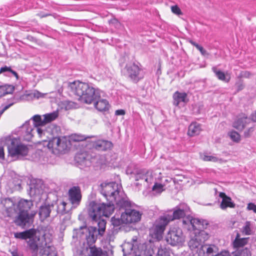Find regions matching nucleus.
Instances as JSON below:
<instances>
[{
  "mask_svg": "<svg viewBox=\"0 0 256 256\" xmlns=\"http://www.w3.org/2000/svg\"><path fill=\"white\" fill-rule=\"evenodd\" d=\"M120 188L121 186L116 182L102 183L99 190L108 202L98 203L94 201L90 202L88 208L89 216L93 220H96L101 215L109 217L114 212V204L118 207L128 206L130 204V202L123 196Z\"/></svg>",
  "mask_w": 256,
  "mask_h": 256,
  "instance_id": "obj_1",
  "label": "nucleus"
},
{
  "mask_svg": "<svg viewBox=\"0 0 256 256\" xmlns=\"http://www.w3.org/2000/svg\"><path fill=\"white\" fill-rule=\"evenodd\" d=\"M208 222L204 220L186 216L182 220L184 228L188 230H192L190 234V240L188 244L192 251L193 256H198L199 250L204 242L208 238V234L202 229L206 228Z\"/></svg>",
  "mask_w": 256,
  "mask_h": 256,
  "instance_id": "obj_2",
  "label": "nucleus"
},
{
  "mask_svg": "<svg viewBox=\"0 0 256 256\" xmlns=\"http://www.w3.org/2000/svg\"><path fill=\"white\" fill-rule=\"evenodd\" d=\"M2 203L6 208V215L8 217L14 218V222L17 226L24 228H29L33 224L36 212H18L14 202L10 198L3 200Z\"/></svg>",
  "mask_w": 256,
  "mask_h": 256,
  "instance_id": "obj_3",
  "label": "nucleus"
},
{
  "mask_svg": "<svg viewBox=\"0 0 256 256\" xmlns=\"http://www.w3.org/2000/svg\"><path fill=\"white\" fill-rule=\"evenodd\" d=\"M88 216L93 221L98 220V228L94 226H80L78 228L74 229L73 238H79L81 240H86L88 244H92L96 242L98 236H103L106 230V221L104 219H100L101 216H104V215H101L96 220H93L89 215Z\"/></svg>",
  "mask_w": 256,
  "mask_h": 256,
  "instance_id": "obj_4",
  "label": "nucleus"
},
{
  "mask_svg": "<svg viewBox=\"0 0 256 256\" xmlns=\"http://www.w3.org/2000/svg\"><path fill=\"white\" fill-rule=\"evenodd\" d=\"M68 88L72 94L78 96V100L88 104L100 97L99 90L88 83L75 81L68 83Z\"/></svg>",
  "mask_w": 256,
  "mask_h": 256,
  "instance_id": "obj_5",
  "label": "nucleus"
},
{
  "mask_svg": "<svg viewBox=\"0 0 256 256\" xmlns=\"http://www.w3.org/2000/svg\"><path fill=\"white\" fill-rule=\"evenodd\" d=\"M59 128L54 126H50L47 130H44L42 128H34L30 126L29 122H26L22 126V130L24 139L26 141H30L34 136V132H36L40 138H42L43 136L46 135L49 132L54 134V132L59 130Z\"/></svg>",
  "mask_w": 256,
  "mask_h": 256,
  "instance_id": "obj_6",
  "label": "nucleus"
},
{
  "mask_svg": "<svg viewBox=\"0 0 256 256\" xmlns=\"http://www.w3.org/2000/svg\"><path fill=\"white\" fill-rule=\"evenodd\" d=\"M38 236L29 238L28 245L30 248L34 252H37L44 245L50 243L52 240V235L48 232H42L38 230Z\"/></svg>",
  "mask_w": 256,
  "mask_h": 256,
  "instance_id": "obj_7",
  "label": "nucleus"
},
{
  "mask_svg": "<svg viewBox=\"0 0 256 256\" xmlns=\"http://www.w3.org/2000/svg\"><path fill=\"white\" fill-rule=\"evenodd\" d=\"M168 224L162 216H160L150 228V235L156 240H161L166 227Z\"/></svg>",
  "mask_w": 256,
  "mask_h": 256,
  "instance_id": "obj_8",
  "label": "nucleus"
},
{
  "mask_svg": "<svg viewBox=\"0 0 256 256\" xmlns=\"http://www.w3.org/2000/svg\"><path fill=\"white\" fill-rule=\"evenodd\" d=\"M8 149L9 155L12 157L16 156H24L27 155L28 152V148L24 144L20 143L16 138H13L10 140Z\"/></svg>",
  "mask_w": 256,
  "mask_h": 256,
  "instance_id": "obj_9",
  "label": "nucleus"
},
{
  "mask_svg": "<svg viewBox=\"0 0 256 256\" xmlns=\"http://www.w3.org/2000/svg\"><path fill=\"white\" fill-rule=\"evenodd\" d=\"M130 206V203L128 206L119 207L120 209H124V212L121 214V218L122 223H134L140 220L142 214L138 210H132L129 208Z\"/></svg>",
  "mask_w": 256,
  "mask_h": 256,
  "instance_id": "obj_10",
  "label": "nucleus"
},
{
  "mask_svg": "<svg viewBox=\"0 0 256 256\" xmlns=\"http://www.w3.org/2000/svg\"><path fill=\"white\" fill-rule=\"evenodd\" d=\"M190 211V208L186 204H180L174 209L172 214H164L163 218L168 224L174 220L184 218Z\"/></svg>",
  "mask_w": 256,
  "mask_h": 256,
  "instance_id": "obj_11",
  "label": "nucleus"
},
{
  "mask_svg": "<svg viewBox=\"0 0 256 256\" xmlns=\"http://www.w3.org/2000/svg\"><path fill=\"white\" fill-rule=\"evenodd\" d=\"M124 75L135 83L143 78L140 68L134 63L126 64L124 68Z\"/></svg>",
  "mask_w": 256,
  "mask_h": 256,
  "instance_id": "obj_12",
  "label": "nucleus"
},
{
  "mask_svg": "<svg viewBox=\"0 0 256 256\" xmlns=\"http://www.w3.org/2000/svg\"><path fill=\"white\" fill-rule=\"evenodd\" d=\"M134 178L136 181H140V182L136 183V186L144 185L148 186L149 184L152 183L153 177L152 172L146 170H140L133 173Z\"/></svg>",
  "mask_w": 256,
  "mask_h": 256,
  "instance_id": "obj_13",
  "label": "nucleus"
},
{
  "mask_svg": "<svg viewBox=\"0 0 256 256\" xmlns=\"http://www.w3.org/2000/svg\"><path fill=\"white\" fill-rule=\"evenodd\" d=\"M48 148L51 150L53 153L62 152L68 148L67 142L64 138L60 137H53L50 140L47 144Z\"/></svg>",
  "mask_w": 256,
  "mask_h": 256,
  "instance_id": "obj_14",
  "label": "nucleus"
},
{
  "mask_svg": "<svg viewBox=\"0 0 256 256\" xmlns=\"http://www.w3.org/2000/svg\"><path fill=\"white\" fill-rule=\"evenodd\" d=\"M166 242L172 246H176L184 241V236L180 228H173L166 236Z\"/></svg>",
  "mask_w": 256,
  "mask_h": 256,
  "instance_id": "obj_15",
  "label": "nucleus"
},
{
  "mask_svg": "<svg viewBox=\"0 0 256 256\" xmlns=\"http://www.w3.org/2000/svg\"><path fill=\"white\" fill-rule=\"evenodd\" d=\"M68 194L69 200L73 206H76L80 204L82 199L80 187L78 186L72 187L68 190Z\"/></svg>",
  "mask_w": 256,
  "mask_h": 256,
  "instance_id": "obj_16",
  "label": "nucleus"
},
{
  "mask_svg": "<svg viewBox=\"0 0 256 256\" xmlns=\"http://www.w3.org/2000/svg\"><path fill=\"white\" fill-rule=\"evenodd\" d=\"M205 251L208 255H212V256H226L227 253L224 252L225 254H223L222 252L220 254L218 252V248L214 246H202L200 248L198 254V256H202L205 254Z\"/></svg>",
  "mask_w": 256,
  "mask_h": 256,
  "instance_id": "obj_17",
  "label": "nucleus"
},
{
  "mask_svg": "<svg viewBox=\"0 0 256 256\" xmlns=\"http://www.w3.org/2000/svg\"><path fill=\"white\" fill-rule=\"evenodd\" d=\"M44 193V186L40 180L30 185V194L36 200H40Z\"/></svg>",
  "mask_w": 256,
  "mask_h": 256,
  "instance_id": "obj_18",
  "label": "nucleus"
},
{
  "mask_svg": "<svg viewBox=\"0 0 256 256\" xmlns=\"http://www.w3.org/2000/svg\"><path fill=\"white\" fill-rule=\"evenodd\" d=\"M90 144L94 148L99 151L108 150H110L113 146L111 142L104 140L92 141Z\"/></svg>",
  "mask_w": 256,
  "mask_h": 256,
  "instance_id": "obj_19",
  "label": "nucleus"
},
{
  "mask_svg": "<svg viewBox=\"0 0 256 256\" xmlns=\"http://www.w3.org/2000/svg\"><path fill=\"white\" fill-rule=\"evenodd\" d=\"M38 230L34 228H30L22 232H16L14 233V236L18 239L26 240L31 238L34 236H38Z\"/></svg>",
  "mask_w": 256,
  "mask_h": 256,
  "instance_id": "obj_20",
  "label": "nucleus"
},
{
  "mask_svg": "<svg viewBox=\"0 0 256 256\" xmlns=\"http://www.w3.org/2000/svg\"><path fill=\"white\" fill-rule=\"evenodd\" d=\"M54 204H44L40 206L39 210L40 218L42 221H44L50 216V214H54Z\"/></svg>",
  "mask_w": 256,
  "mask_h": 256,
  "instance_id": "obj_21",
  "label": "nucleus"
},
{
  "mask_svg": "<svg viewBox=\"0 0 256 256\" xmlns=\"http://www.w3.org/2000/svg\"><path fill=\"white\" fill-rule=\"evenodd\" d=\"M14 206L18 212H30L29 210L33 206V203L32 200L21 199L16 204H14Z\"/></svg>",
  "mask_w": 256,
  "mask_h": 256,
  "instance_id": "obj_22",
  "label": "nucleus"
},
{
  "mask_svg": "<svg viewBox=\"0 0 256 256\" xmlns=\"http://www.w3.org/2000/svg\"><path fill=\"white\" fill-rule=\"evenodd\" d=\"M250 119L245 114H242L233 123V126L238 130H242L250 123Z\"/></svg>",
  "mask_w": 256,
  "mask_h": 256,
  "instance_id": "obj_23",
  "label": "nucleus"
},
{
  "mask_svg": "<svg viewBox=\"0 0 256 256\" xmlns=\"http://www.w3.org/2000/svg\"><path fill=\"white\" fill-rule=\"evenodd\" d=\"M219 196L222 198V201L220 204V208L222 210H225L227 208H234L235 204L232 202L231 198L227 196L224 192H220Z\"/></svg>",
  "mask_w": 256,
  "mask_h": 256,
  "instance_id": "obj_24",
  "label": "nucleus"
},
{
  "mask_svg": "<svg viewBox=\"0 0 256 256\" xmlns=\"http://www.w3.org/2000/svg\"><path fill=\"white\" fill-rule=\"evenodd\" d=\"M100 98V97L93 101L95 108L100 112L108 110L110 106L108 102L106 100Z\"/></svg>",
  "mask_w": 256,
  "mask_h": 256,
  "instance_id": "obj_25",
  "label": "nucleus"
},
{
  "mask_svg": "<svg viewBox=\"0 0 256 256\" xmlns=\"http://www.w3.org/2000/svg\"><path fill=\"white\" fill-rule=\"evenodd\" d=\"M50 244L44 245L40 249V254L43 256H56L55 248L50 246Z\"/></svg>",
  "mask_w": 256,
  "mask_h": 256,
  "instance_id": "obj_26",
  "label": "nucleus"
},
{
  "mask_svg": "<svg viewBox=\"0 0 256 256\" xmlns=\"http://www.w3.org/2000/svg\"><path fill=\"white\" fill-rule=\"evenodd\" d=\"M87 246L86 247V250H90L88 256H101L102 254V250L100 248H96L94 244H90L86 240Z\"/></svg>",
  "mask_w": 256,
  "mask_h": 256,
  "instance_id": "obj_27",
  "label": "nucleus"
},
{
  "mask_svg": "<svg viewBox=\"0 0 256 256\" xmlns=\"http://www.w3.org/2000/svg\"><path fill=\"white\" fill-rule=\"evenodd\" d=\"M186 96L187 94L185 92H175L173 95L174 104L178 106L180 102H186Z\"/></svg>",
  "mask_w": 256,
  "mask_h": 256,
  "instance_id": "obj_28",
  "label": "nucleus"
},
{
  "mask_svg": "<svg viewBox=\"0 0 256 256\" xmlns=\"http://www.w3.org/2000/svg\"><path fill=\"white\" fill-rule=\"evenodd\" d=\"M200 131V124L196 122H193L188 127V134L190 136H194L199 134Z\"/></svg>",
  "mask_w": 256,
  "mask_h": 256,
  "instance_id": "obj_29",
  "label": "nucleus"
},
{
  "mask_svg": "<svg viewBox=\"0 0 256 256\" xmlns=\"http://www.w3.org/2000/svg\"><path fill=\"white\" fill-rule=\"evenodd\" d=\"M123 256L132 255V256H140L136 254H134L133 250L134 244L130 242H126L122 245Z\"/></svg>",
  "mask_w": 256,
  "mask_h": 256,
  "instance_id": "obj_30",
  "label": "nucleus"
},
{
  "mask_svg": "<svg viewBox=\"0 0 256 256\" xmlns=\"http://www.w3.org/2000/svg\"><path fill=\"white\" fill-rule=\"evenodd\" d=\"M66 205L67 204L64 202H60L59 205H54V215L56 216L59 213L62 214L66 213L68 211V210L66 209Z\"/></svg>",
  "mask_w": 256,
  "mask_h": 256,
  "instance_id": "obj_31",
  "label": "nucleus"
},
{
  "mask_svg": "<svg viewBox=\"0 0 256 256\" xmlns=\"http://www.w3.org/2000/svg\"><path fill=\"white\" fill-rule=\"evenodd\" d=\"M4 74V76H10V74H12L14 76L16 80H18L19 76L17 72L14 70H13L11 67L4 66V67H2L0 68V74Z\"/></svg>",
  "mask_w": 256,
  "mask_h": 256,
  "instance_id": "obj_32",
  "label": "nucleus"
},
{
  "mask_svg": "<svg viewBox=\"0 0 256 256\" xmlns=\"http://www.w3.org/2000/svg\"><path fill=\"white\" fill-rule=\"evenodd\" d=\"M58 113L57 111L44 114L43 116L44 118V124H46L54 120L58 117Z\"/></svg>",
  "mask_w": 256,
  "mask_h": 256,
  "instance_id": "obj_33",
  "label": "nucleus"
},
{
  "mask_svg": "<svg viewBox=\"0 0 256 256\" xmlns=\"http://www.w3.org/2000/svg\"><path fill=\"white\" fill-rule=\"evenodd\" d=\"M32 119L33 121L32 126L34 128H39V126H43L45 124L44 118L42 120L40 115L34 116Z\"/></svg>",
  "mask_w": 256,
  "mask_h": 256,
  "instance_id": "obj_34",
  "label": "nucleus"
},
{
  "mask_svg": "<svg viewBox=\"0 0 256 256\" xmlns=\"http://www.w3.org/2000/svg\"><path fill=\"white\" fill-rule=\"evenodd\" d=\"M212 70L219 80L226 82H229L230 78L227 79L224 72L220 70H218L216 67H213Z\"/></svg>",
  "mask_w": 256,
  "mask_h": 256,
  "instance_id": "obj_35",
  "label": "nucleus"
},
{
  "mask_svg": "<svg viewBox=\"0 0 256 256\" xmlns=\"http://www.w3.org/2000/svg\"><path fill=\"white\" fill-rule=\"evenodd\" d=\"M239 234H238L236 240L234 242V245L236 247L243 246L247 243L248 238H239Z\"/></svg>",
  "mask_w": 256,
  "mask_h": 256,
  "instance_id": "obj_36",
  "label": "nucleus"
},
{
  "mask_svg": "<svg viewBox=\"0 0 256 256\" xmlns=\"http://www.w3.org/2000/svg\"><path fill=\"white\" fill-rule=\"evenodd\" d=\"M200 158L204 161L206 162H217L218 161L221 162L222 160L218 158L212 156H208L206 154H201Z\"/></svg>",
  "mask_w": 256,
  "mask_h": 256,
  "instance_id": "obj_37",
  "label": "nucleus"
},
{
  "mask_svg": "<svg viewBox=\"0 0 256 256\" xmlns=\"http://www.w3.org/2000/svg\"><path fill=\"white\" fill-rule=\"evenodd\" d=\"M92 137V136L86 137L85 136L79 134H74L71 136L70 139L72 141L80 142L86 140L87 138H90Z\"/></svg>",
  "mask_w": 256,
  "mask_h": 256,
  "instance_id": "obj_38",
  "label": "nucleus"
},
{
  "mask_svg": "<svg viewBox=\"0 0 256 256\" xmlns=\"http://www.w3.org/2000/svg\"><path fill=\"white\" fill-rule=\"evenodd\" d=\"M250 226L251 223L250 222H246L244 226L242 228V232L245 235H250L252 233Z\"/></svg>",
  "mask_w": 256,
  "mask_h": 256,
  "instance_id": "obj_39",
  "label": "nucleus"
},
{
  "mask_svg": "<svg viewBox=\"0 0 256 256\" xmlns=\"http://www.w3.org/2000/svg\"><path fill=\"white\" fill-rule=\"evenodd\" d=\"M228 136L234 142H238L240 140V134L236 131L230 132H228Z\"/></svg>",
  "mask_w": 256,
  "mask_h": 256,
  "instance_id": "obj_40",
  "label": "nucleus"
},
{
  "mask_svg": "<svg viewBox=\"0 0 256 256\" xmlns=\"http://www.w3.org/2000/svg\"><path fill=\"white\" fill-rule=\"evenodd\" d=\"M163 187L164 186L162 184L156 183L153 186L152 190L160 193L164 190Z\"/></svg>",
  "mask_w": 256,
  "mask_h": 256,
  "instance_id": "obj_41",
  "label": "nucleus"
},
{
  "mask_svg": "<svg viewBox=\"0 0 256 256\" xmlns=\"http://www.w3.org/2000/svg\"><path fill=\"white\" fill-rule=\"evenodd\" d=\"M4 86L6 94H12L14 90V86L12 85L5 84Z\"/></svg>",
  "mask_w": 256,
  "mask_h": 256,
  "instance_id": "obj_42",
  "label": "nucleus"
},
{
  "mask_svg": "<svg viewBox=\"0 0 256 256\" xmlns=\"http://www.w3.org/2000/svg\"><path fill=\"white\" fill-rule=\"evenodd\" d=\"M155 249L158 251L156 256H170V254L162 248H156Z\"/></svg>",
  "mask_w": 256,
  "mask_h": 256,
  "instance_id": "obj_43",
  "label": "nucleus"
},
{
  "mask_svg": "<svg viewBox=\"0 0 256 256\" xmlns=\"http://www.w3.org/2000/svg\"><path fill=\"white\" fill-rule=\"evenodd\" d=\"M76 158L78 160V162H86V164L87 158L86 157V154H78L76 156Z\"/></svg>",
  "mask_w": 256,
  "mask_h": 256,
  "instance_id": "obj_44",
  "label": "nucleus"
},
{
  "mask_svg": "<svg viewBox=\"0 0 256 256\" xmlns=\"http://www.w3.org/2000/svg\"><path fill=\"white\" fill-rule=\"evenodd\" d=\"M240 251V256H249L251 255L250 252L247 248H242Z\"/></svg>",
  "mask_w": 256,
  "mask_h": 256,
  "instance_id": "obj_45",
  "label": "nucleus"
},
{
  "mask_svg": "<svg viewBox=\"0 0 256 256\" xmlns=\"http://www.w3.org/2000/svg\"><path fill=\"white\" fill-rule=\"evenodd\" d=\"M254 130V128L250 127L244 131V136L245 138L250 137Z\"/></svg>",
  "mask_w": 256,
  "mask_h": 256,
  "instance_id": "obj_46",
  "label": "nucleus"
},
{
  "mask_svg": "<svg viewBox=\"0 0 256 256\" xmlns=\"http://www.w3.org/2000/svg\"><path fill=\"white\" fill-rule=\"evenodd\" d=\"M236 86L238 92L242 90L244 88V85L243 82L241 80H240L236 84Z\"/></svg>",
  "mask_w": 256,
  "mask_h": 256,
  "instance_id": "obj_47",
  "label": "nucleus"
},
{
  "mask_svg": "<svg viewBox=\"0 0 256 256\" xmlns=\"http://www.w3.org/2000/svg\"><path fill=\"white\" fill-rule=\"evenodd\" d=\"M172 11L173 13L179 15L182 14V12L180 8L177 6H172L171 7Z\"/></svg>",
  "mask_w": 256,
  "mask_h": 256,
  "instance_id": "obj_48",
  "label": "nucleus"
},
{
  "mask_svg": "<svg viewBox=\"0 0 256 256\" xmlns=\"http://www.w3.org/2000/svg\"><path fill=\"white\" fill-rule=\"evenodd\" d=\"M246 208L248 210H252L256 214V205L254 203L250 202L248 204Z\"/></svg>",
  "mask_w": 256,
  "mask_h": 256,
  "instance_id": "obj_49",
  "label": "nucleus"
},
{
  "mask_svg": "<svg viewBox=\"0 0 256 256\" xmlns=\"http://www.w3.org/2000/svg\"><path fill=\"white\" fill-rule=\"evenodd\" d=\"M112 222L114 226H118L121 224L122 222L121 218L120 220L118 218H116L114 217L112 218Z\"/></svg>",
  "mask_w": 256,
  "mask_h": 256,
  "instance_id": "obj_50",
  "label": "nucleus"
},
{
  "mask_svg": "<svg viewBox=\"0 0 256 256\" xmlns=\"http://www.w3.org/2000/svg\"><path fill=\"white\" fill-rule=\"evenodd\" d=\"M198 50H200V52L201 54L204 56H208V52H206V50H205L202 46H200V45H199L198 47L196 48Z\"/></svg>",
  "mask_w": 256,
  "mask_h": 256,
  "instance_id": "obj_51",
  "label": "nucleus"
},
{
  "mask_svg": "<svg viewBox=\"0 0 256 256\" xmlns=\"http://www.w3.org/2000/svg\"><path fill=\"white\" fill-rule=\"evenodd\" d=\"M252 75V74L248 71L243 72L241 74V76L246 78H249Z\"/></svg>",
  "mask_w": 256,
  "mask_h": 256,
  "instance_id": "obj_52",
  "label": "nucleus"
},
{
  "mask_svg": "<svg viewBox=\"0 0 256 256\" xmlns=\"http://www.w3.org/2000/svg\"><path fill=\"white\" fill-rule=\"evenodd\" d=\"M6 95L4 85L0 86V97Z\"/></svg>",
  "mask_w": 256,
  "mask_h": 256,
  "instance_id": "obj_53",
  "label": "nucleus"
},
{
  "mask_svg": "<svg viewBox=\"0 0 256 256\" xmlns=\"http://www.w3.org/2000/svg\"><path fill=\"white\" fill-rule=\"evenodd\" d=\"M4 152L3 147L0 146V160H4Z\"/></svg>",
  "mask_w": 256,
  "mask_h": 256,
  "instance_id": "obj_54",
  "label": "nucleus"
},
{
  "mask_svg": "<svg viewBox=\"0 0 256 256\" xmlns=\"http://www.w3.org/2000/svg\"><path fill=\"white\" fill-rule=\"evenodd\" d=\"M115 114L118 116L124 115L125 112L123 110H118L116 111Z\"/></svg>",
  "mask_w": 256,
  "mask_h": 256,
  "instance_id": "obj_55",
  "label": "nucleus"
},
{
  "mask_svg": "<svg viewBox=\"0 0 256 256\" xmlns=\"http://www.w3.org/2000/svg\"><path fill=\"white\" fill-rule=\"evenodd\" d=\"M42 94L40 92H36L34 93V96L38 98L40 97H42Z\"/></svg>",
  "mask_w": 256,
  "mask_h": 256,
  "instance_id": "obj_56",
  "label": "nucleus"
},
{
  "mask_svg": "<svg viewBox=\"0 0 256 256\" xmlns=\"http://www.w3.org/2000/svg\"><path fill=\"white\" fill-rule=\"evenodd\" d=\"M251 120L254 122H256V111L251 114Z\"/></svg>",
  "mask_w": 256,
  "mask_h": 256,
  "instance_id": "obj_57",
  "label": "nucleus"
},
{
  "mask_svg": "<svg viewBox=\"0 0 256 256\" xmlns=\"http://www.w3.org/2000/svg\"><path fill=\"white\" fill-rule=\"evenodd\" d=\"M190 42L192 45L194 46L196 48H197L199 46V44H196V42L192 41V40H190Z\"/></svg>",
  "mask_w": 256,
  "mask_h": 256,
  "instance_id": "obj_58",
  "label": "nucleus"
},
{
  "mask_svg": "<svg viewBox=\"0 0 256 256\" xmlns=\"http://www.w3.org/2000/svg\"><path fill=\"white\" fill-rule=\"evenodd\" d=\"M38 15L40 18H44V17L48 16H50V14H39Z\"/></svg>",
  "mask_w": 256,
  "mask_h": 256,
  "instance_id": "obj_59",
  "label": "nucleus"
},
{
  "mask_svg": "<svg viewBox=\"0 0 256 256\" xmlns=\"http://www.w3.org/2000/svg\"><path fill=\"white\" fill-rule=\"evenodd\" d=\"M153 254L150 253L146 256H152Z\"/></svg>",
  "mask_w": 256,
  "mask_h": 256,
  "instance_id": "obj_60",
  "label": "nucleus"
},
{
  "mask_svg": "<svg viewBox=\"0 0 256 256\" xmlns=\"http://www.w3.org/2000/svg\"><path fill=\"white\" fill-rule=\"evenodd\" d=\"M42 140H43L44 142H47V140H45V139Z\"/></svg>",
  "mask_w": 256,
  "mask_h": 256,
  "instance_id": "obj_61",
  "label": "nucleus"
},
{
  "mask_svg": "<svg viewBox=\"0 0 256 256\" xmlns=\"http://www.w3.org/2000/svg\"><path fill=\"white\" fill-rule=\"evenodd\" d=\"M132 240H133L134 242H136V240L135 238H132Z\"/></svg>",
  "mask_w": 256,
  "mask_h": 256,
  "instance_id": "obj_62",
  "label": "nucleus"
},
{
  "mask_svg": "<svg viewBox=\"0 0 256 256\" xmlns=\"http://www.w3.org/2000/svg\"><path fill=\"white\" fill-rule=\"evenodd\" d=\"M84 254L82 253V252H81V254Z\"/></svg>",
  "mask_w": 256,
  "mask_h": 256,
  "instance_id": "obj_63",
  "label": "nucleus"
}]
</instances>
